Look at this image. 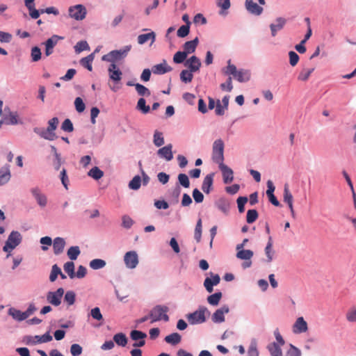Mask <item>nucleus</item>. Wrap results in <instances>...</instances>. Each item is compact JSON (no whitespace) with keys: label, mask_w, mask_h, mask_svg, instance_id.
<instances>
[{"label":"nucleus","mask_w":356,"mask_h":356,"mask_svg":"<svg viewBox=\"0 0 356 356\" xmlns=\"http://www.w3.org/2000/svg\"><path fill=\"white\" fill-rule=\"evenodd\" d=\"M58 123V118L54 117L48 121V127L47 129L35 127L33 131L35 134L46 140H54L57 138L55 130L57 129Z\"/></svg>","instance_id":"obj_1"},{"label":"nucleus","mask_w":356,"mask_h":356,"mask_svg":"<svg viewBox=\"0 0 356 356\" xmlns=\"http://www.w3.org/2000/svg\"><path fill=\"white\" fill-rule=\"evenodd\" d=\"M131 49V46H126L122 49L113 50L102 56V60L115 64L116 62L124 59Z\"/></svg>","instance_id":"obj_2"},{"label":"nucleus","mask_w":356,"mask_h":356,"mask_svg":"<svg viewBox=\"0 0 356 356\" xmlns=\"http://www.w3.org/2000/svg\"><path fill=\"white\" fill-rule=\"evenodd\" d=\"M108 72L110 79L114 83L113 86L109 85V87L112 91L116 92L120 88L118 83L122 80V72L116 64H111L108 68Z\"/></svg>","instance_id":"obj_3"},{"label":"nucleus","mask_w":356,"mask_h":356,"mask_svg":"<svg viewBox=\"0 0 356 356\" xmlns=\"http://www.w3.org/2000/svg\"><path fill=\"white\" fill-rule=\"evenodd\" d=\"M168 308L166 306L156 305L149 312V318L151 323H153L159 321H164L165 322L169 321V316L167 314Z\"/></svg>","instance_id":"obj_4"},{"label":"nucleus","mask_w":356,"mask_h":356,"mask_svg":"<svg viewBox=\"0 0 356 356\" xmlns=\"http://www.w3.org/2000/svg\"><path fill=\"white\" fill-rule=\"evenodd\" d=\"M206 314H210L208 309L205 307H200L195 312L187 316L188 322L192 324H200L206 321Z\"/></svg>","instance_id":"obj_5"},{"label":"nucleus","mask_w":356,"mask_h":356,"mask_svg":"<svg viewBox=\"0 0 356 356\" xmlns=\"http://www.w3.org/2000/svg\"><path fill=\"white\" fill-rule=\"evenodd\" d=\"M22 240L21 234L17 231H13L8 237L5 245L3 248L4 252H10L17 245H19Z\"/></svg>","instance_id":"obj_6"},{"label":"nucleus","mask_w":356,"mask_h":356,"mask_svg":"<svg viewBox=\"0 0 356 356\" xmlns=\"http://www.w3.org/2000/svg\"><path fill=\"white\" fill-rule=\"evenodd\" d=\"M224 157H217L218 160L216 162L219 163V168L222 172L223 181L225 184H229L234 179L233 170L227 165L223 163Z\"/></svg>","instance_id":"obj_7"},{"label":"nucleus","mask_w":356,"mask_h":356,"mask_svg":"<svg viewBox=\"0 0 356 356\" xmlns=\"http://www.w3.org/2000/svg\"><path fill=\"white\" fill-rule=\"evenodd\" d=\"M69 15L77 21H81L85 19L87 11L85 6L81 4L70 6L68 9Z\"/></svg>","instance_id":"obj_8"},{"label":"nucleus","mask_w":356,"mask_h":356,"mask_svg":"<svg viewBox=\"0 0 356 356\" xmlns=\"http://www.w3.org/2000/svg\"><path fill=\"white\" fill-rule=\"evenodd\" d=\"M64 294V289L58 288L56 291H49L47 293V300L54 306H58Z\"/></svg>","instance_id":"obj_9"},{"label":"nucleus","mask_w":356,"mask_h":356,"mask_svg":"<svg viewBox=\"0 0 356 356\" xmlns=\"http://www.w3.org/2000/svg\"><path fill=\"white\" fill-rule=\"evenodd\" d=\"M3 122L8 125H15L22 123L17 113L11 111L10 108L7 107L4 108Z\"/></svg>","instance_id":"obj_10"},{"label":"nucleus","mask_w":356,"mask_h":356,"mask_svg":"<svg viewBox=\"0 0 356 356\" xmlns=\"http://www.w3.org/2000/svg\"><path fill=\"white\" fill-rule=\"evenodd\" d=\"M124 261L128 268H135L138 264V254L135 251L127 252L124 257Z\"/></svg>","instance_id":"obj_11"},{"label":"nucleus","mask_w":356,"mask_h":356,"mask_svg":"<svg viewBox=\"0 0 356 356\" xmlns=\"http://www.w3.org/2000/svg\"><path fill=\"white\" fill-rule=\"evenodd\" d=\"M31 193L40 207H46L47 204V196L42 193L41 190L39 188L35 187L31 188Z\"/></svg>","instance_id":"obj_12"},{"label":"nucleus","mask_w":356,"mask_h":356,"mask_svg":"<svg viewBox=\"0 0 356 356\" xmlns=\"http://www.w3.org/2000/svg\"><path fill=\"white\" fill-rule=\"evenodd\" d=\"M229 309L227 305H224L218 309L212 315V321L216 323H220L225 321V314L229 313Z\"/></svg>","instance_id":"obj_13"},{"label":"nucleus","mask_w":356,"mask_h":356,"mask_svg":"<svg viewBox=\"0 0 356 356\" xmlns=\"http://www.w3.org/2000/svg\"><path fill=\"white\" fill-rule=\"evenodd\" d=\"M62 39V37L54 35L44 43L45 45V55L47 56H50L53 53L54 47L56 45L58 40Z\"/></svg>","instance_id":"obj_14"},{"label":"nucleus","mask_w":356,"mask_h":356,"mask_svg":"<svg viewBox=\"0 0 356 356\" xmlns=\"http://www.w3.org/2000/svg\"><path fill=\"white\" fill-rule=\"evenodd\" d=\"M308 330L307 323L303 317H298L293 325V332L295 334L306 332Z\"/></svg>","instance_id":"obj_15"},{"label":"nucleus","mask_w":356,"mask_h":356,"mask_svg":"<svg viewBox=\"0 0 356 356\" xmlns=\"http://www.w3.org/2000/svg\"><path fill=\"white\" fill-rule=\"evenodd\" d=\"M245 6L246 10L252 15H260L263 12V8L253 0H245Z\"/></svg>","instance_id":"obj_16"},{"label":"nucleus","mask_w":356,"mask_h":356,"mask_svg":"<svg viewBox=\"0 0 356 356\" xmlns=\"http://www.w3.org/2000/svg\"><path fill=\"white\" fill-rule=\"evenodd\" d=\"M172 68L168 65L166 60H163L162 63L155 65L152 67V71L155 74H163L171 72Z\"/></svg>","instance_id":"obj_17"},{"label":"nucleus","mask_w":356,"mask_h":356,"mask_svg":"<svg viewBox=\"0 0 356 356\" xmlns=\"http://www.w3.org/2000/svg\"><path fill=\"white\" fill-rule=\"evenodd\" d=\"M185 66H186L191 72H195L200 70L201 62L197 56H193L186 60Z\"/></svg>","instance_id":"obj_18"},{"label":"nucleus","mask_w":356,"mask_h":356,"mask_svg":"<svg viewBox=\"0 0 356 356\" xmlns=\"http://www.w3.org/2000/svg\"><path fill=\"white\" fill-rule=\"evenodd\" d=\"M65 246V241L63 238L56 237L53 242L54 253L58 255L62 253Z\"/></svg>","instance_id":"obj_19"},{"label":"nucleus","mask_w":356,"mask_h":356,"mask_svg":"<svg viewBox=\"0 0 356 356\" xmlns=\"http://www.w3.org/2000/svg\"><path fill=\"white\" fill-rule=\"evenodd\" d=\"M35 0H24V4L29 11V15L33 19L40 17V11L35 8Z\"/></svg>","instance_id":"obj_20"},{"label":"nucleus","mask_w":356,"mask_h":356,"mask_svg":"<svg viewBox=\"0 0 356 356\" xmlns=\"http://www.w3.org/2000/svg\"><path fill=\"white\" fill-rule=\"evenodd\" d=\"M8 314L17 321H22L27 318L24 312H22L14 307H10L8 311Z\"/></svg>","instance_id":"obj_21"},{"label":"nucleus","mask_w":356,"mask_h":356,"mask_svg":"<svg viewBox=\"0 0 356 356\" xmlns=\"http://www.w3.org/2000/svg\"><path fill=\"white\" fill-rule=\"evenodd\" d=\"M286 24V19L282 17H278L276 19V24H271L270 25L271 34L274 37L276 35L277 32L283 29Z\"/></svg>","instance_id":"obj_22"},{"label":"nucleus","mask_w":356,"mask_h":356,"mask_svg":"<svg viewBox=\"0 0 356 356\" xmlns=\"http://www.w3.org/2000/svg\"><path fill=\"white\" fill-rule=\"evenodd\" d=\"M213 181V174L207 175L202 182V190L207 194L211 191Z\"/></svg>","instance_id":"obj_23"},{"label":"nucleus","mask_w":356,"mask_h":356,"mask_svg":"<svg viewBox=\"0 0 356 356\" xmlns=\"http://www.w3.org/2000/svg\"><path fill=\"white\" fill-rule=\"evenodd\" d=\"M10 166L5 165L0 169V186L6 184L10 179Z\"/></svg>","instance_id":"obj_24"},{"label":"nucleus","mask_w":356,"mask_h":356,"mask_svg":"<svg viewBox=\"0 0 356 356\" xmlns=\"http://www.w3.org/2000/svg\"><path fill=\"white\" fill-rule=\"evenodd\" d=\"M198 44V38H195L194 40L188 41L184 44V52L188 55V54L193 53Z\"/></svg>","instance_id":"obj_25"},{"label":"nucleus","mask_w":356,"mask_h":356,"mask_svg":"<svg viewBox=\"0 0 356 356\" xmlns=\"http://www.w3.org/2000/svg\"><path fill=\"white\" fill-rule=\"evenodd\" d=\"M239 82H246L250 79V73L248 70H238L234 76Z\"/></svg>","instance_id":"obj_26"},{"label":"nucleus","mask_w":356,"mask_h":356,"mask_svg":"<svg viewBox=\"0 0 356 356\" xmlns=\"http://www.w3.org/2000/svg\"><path fill=\"white\" fill-rule=\"evenodd\" d=\"M181 340V335L177 332L172 333L165 337V341L169 344L175 346L180 343Z\"/></svg>","instance_id":"obj_27"},{"label":"nucleus","mask_w":356,"mask_h":356,"mask_svg":"<svg viewBox=\"0 0 356 356\" xmlns=\"http://www.w3.org/2000/svg\"><path fill=\"white\" fill-rule=\"evenodd\" d=\"M224 143L222 140H217L213 145V153L214 156H223Z\"/></svg>","instance_id":"obj_28"},{"label":"nucleus","mask_w":356,"mask_h":356,"mask_svg":"<svg viewBox=\"0 0 356 356\" xmlns=\"http://www.w3.org/2000/svg\"><path fill=\"white\" fill-rule=\"evenodd\" d=\"M94 58H95L94 53H92L90 55H88V56L81 58L80 60V63L81 64L82 66H83L84 67H86V69H88L89 71L91 72L92 70V63L94 60Z\"/></svg>","instance_id":"obj_29"},{"label":"nucleus","mask_w":356,"mask_h":356,"mask_svg":"<svg viewBox=\"0 0 356 356\" xmlns=\"http://www.w3.org/2000/svg\"><path fill=\"white\" fill-rule=\"evenodd\" d=\"M155 38L156 35L153 31L145 34H141L138 37V42L140 44H143L149 40H151L152 43L155 41Z\"/></svg>","instance_id":"obj_30"},{"label":"nucleus","mask_w":356,"mask_h":356,"mask_svg":"<svg viewBox=\"0 0 356 356\" xmlns=\"http://www.w3.org/2000/svg\"><path fill=\"white\" fill-rule=\"evenodd\" d=\"M267 348L271 356H282V349L275 342L268 344Z\"/></svg>","instance_id":"obj_31"},{"label":"nucleus","mask_w":356,"mask_h":356,"mask_svg":"<svg viewBox=\"0 0 356 356\" xmlns=\"http://www.w3.org/2000/svg\"><path fill=\"white\" fill-rule=\"evenodd\" d=\"M113 341L117 345L124 347L127 343V338L124 333L120 332L113 336Z\"/></svg>","instance_id":"obj_32"},{"label":"nucleus","mask_w":356,"mask_h":356,"mask_svg":"<svg viewBox=\"0 0 356 356\" xmlns=\"http://www.w3.org/2000/svg\"><path fill=\"white\" fill-rule=\"evenodd\" d=\"M314 68H303L298 74V79L301 81H306L309 78Z\"/></svg>","instance_id":"obj_33"},{"label":"nucleus","mask_w":356,"mask_h":356,"mask_svg":"<svg viewBox=\"0 0 356 356\" xmlns=\"http://www.w3.org/2000/svg\"><path fill=\"white\" fill-rule=\"evenodd\" d=\"M217 208L225 214H227L229 211V204L224 199H220L216 202Z\"/></svg>","instance_id":"obj_34"},{"label":"nucleus","mask_w":356,"mask_h":356,"mask_svg":"<svg viewBox=\"0 0 356 356\" xmlns=\"http://www.w3.org/2000/svg\"><path fill=\"white\" fill-rule=\"evenodd\" d=\"M222 298L221 292H216L207 298V302L209 304L213 306H217Z\"/></svg>","instance_id":"obj_35"},{"label":"nucleus","mask_w":356,"mask_h":356,"mask_svg":"<svg viewBox=\"0 0 356 356\" xmlns=\"http://www.w3.org/2000/svg\"><path fill=\"white\" fill-rule=\"evenodd\" d=\"M136 108L143 114H147L150 111V107L146 105V101L144 98H140L138 99Z\"/></svg>","instance_id":"obj_36"},{"label":"nucleus","mask_w":356,"mask_h":356,"mask_svg":"<svg viewBox=\"0 0 356 356\" xmlns=\"http://www.w3.org/2000/svg\"><path fill=\"white\" fill-rule=\"evenodd\" d=\"M252 256L253 252L250 250H241L236 253L237 258L243 260H250Z\"/></svg>","instance_id":"obj_37"},{"label":"nucleus","mask_w":356,"mask_h":356,"mask_svg":"<svg viewBox=\"0 0 356 356\" xmlns=\"http://www.w3.org/2000/svg\"><path fill=\"white\" fill-rule=\"evenodd\" d=\"M193 72L190 70H184L180 73V79L184 83H191L193 80Z\"/></svg>","instance_id":"obj_38"},{"label":"nucleus","mask_w":356,"mask_h":356,"mask_svg":"<svg viewBox=\"0 0 356 356\" xmlns=\"http://www.w3.org/2000/svg\"><path fill=\"white\" fill-rule=\"evenodd\" d=\"M80 253L81 252L79 246H72L67 252V254L71 260H76Z\"/></svg>","instance_id":"obj_39"},{"label":"nucleus","mask_w":356,"mask_h":356,"mask_svg":"<svg viewBox=\"0 0 356 356\" xmlns=\"http://www.w3.org/2000/svg\"><path fill=\"white\" fill-rule=\"evenodd\" d=\"M273 246V241L272 238L270 236L268 238V242L267 243V245L265 248V253L267 257V262L270 263L273 260V251L272 250Z\"/></svg>","instance_id":"obj_40"},{"label":"nucleus","mask_w":356,"mask_h":356,"mask_svg":"<svg viewBox=\"0 0 356 356\" xmlns=\"http://www.w3.org/2000/svg\"><path fill=\"white\" fill-rule=\"evenodd\" d=\"M88 176L95 180L101 179L104 176V172L97 167H93L88 173Z\"/></svg>","instance_id":"obj_41"},{"label":"nucleus","mask_w":356,"mask_h":356,"mask_svg":"<svg viewBox=\"0 0 356 356\" xmlns=\"http://www.w3.org/2000/svg\"><path fill=\"white\" fill-rule=\"evenodd\" d=\"M141 177L139 175L135 176L129 183V187L132 190H138L141 185Z\"/></svg>","instance_id":"obj_42"},{"label":"nucleus","mask_w":356,"mask_h":356,"mask_svg":"<svg viewBox=\"0 0 356 356\" xmlns=\"http://www.w3.org/2000/svg\"><path fill=\"white\" fill-rule=\"evenodd\" d=\"M217 6L221 8V10L219 12L220 15H225V10L230 8V0H217Z\"/></svg>","instance_id":"obj_43"},{"label":"nucleus","mask_w":356,"mask_h":356,"mask_svg":"<svg viewBox=\"0 0 356 356\" xmlns=\"http://www.w3.org/2000/svg\"><path fill=\"white\" fill-rule=\"evenodd\" d=\"M202 229V220L199 219L197 222V224H196V226L195 228V232H194V238L196 240L197 243H199L201 241Z\"/></svg>","instance_id":"obj_44"},{"label":"nucleus","mask_w":356,"mask_h":356,"mask_svg":"<svg viewBox=\"0 0 356 356\" xmlns=\"http://www.w3.org/2000/svg\"><path fill=\"white\" fill-rule=\"evenodd\" d=\"M105 266L106 261L100 259H95L90 262V267L94 270L102 268Z\"/></svg>","instance_id":"obj_45"},{"label":"nucleus","mask_w":356,"mask_h":356,"mask_svg":"<svg viewBox=\"0 0 356 356\" xmlns=\"http://www.w3.org/2000/svg\"><path fill=\"white\" fill-rule=\"evenodd\" d=\"M64 270L71 279L75 277L74 264L72 261H67L64 264Z\"/></svg>","instance_id":"obj_46"},{"label":"nucleus","mask_w":356,"mask_h":356,"mask_svg":"<svg viewBox=\"0 0 356 356\" xmlns=\"http://www.w3.org/2000/svg\"><path fill=\"white\" fill-rule=\"evenodd\" d=\"M135 88L138 94L140 96H149L151 95L149 90L142 84L136 83Z\"/></svg>","instance_id":"obj_47"},{"label":"nucleus","mask_w":356,"mask_h":356,"mask_svg":"<svg viewBox=\"0 0 356 356\" xmlns=\"http://www.w3.org/2000/svg\"><path fill=\"white\" fill-rule=\"evenodd\" d=\"M258 218V213L255 209L248 210L246 216V221L248 223H253Z\"/></svg>","instance_id":"obj_48"},{"label":"nucleus","mask_w":356,"mask_h":356,"mask_svg":"<svg viewBox=\"0 0 356 356\" xmlns=\"http://www.w3.org/2000/svg\"><path fill=\"white\" fill-rule=\"evenodd\" d=\"M187 54L184 51H177L173 56V61L175 63H182L186 58Z\"/></svg>","instance_id":"obj_49"},{"label":"nucleus","mask_w":356,"mask_h":356,"mask_svg":"<svg viewBox=\"0 0 356 356\" xmlns=\"http://www.w3.org/2000/svg\"><path fill=\"white\" fill-rule=\"evenodd\" d=\"M41 51L38 47H33L31 49V56L32 61L37 62L41 58Z\"/></svg>","instance_id":"obj_50"},{"label":"nucleus","mask_w":356,"mask_h":356,"mask_svg":"<svg viewBox=\"0 0 356 356\" xmlns=\"http://www.w3.org/2000/svg\"><path fill=\"white\" fill-rule=\"evenodd\" d=\"M59 274H61L60 268L56 264L53 265L49 275V280L51 282H54L57 279V277Z\"/></svg>","instance_id":"obj_51"},{"label":"nucleus","mask_w":356,"mask_h":356,"mask_svg":"<svg viewBox=\"0 0 356 356\" xmlns=\"http://www.w3.org/2000/svg\"><path fill=\"white\" fill-rule=\"evenodd\" d=\"M76 294L72 291H68L66 292L64 300L68 305H72L75 302Z\"/></svg>","instance_id":"obj_52"},{"label":"nucleus","mask_w":356,"mask_h":356,"mask_svg":"<svg viewBox=\"0 0 356 356\" xmlns=\"http://www.w3.org/2000/svg\"><path fill=\"white\" fill-rule=\"evenodd\" d=\"M74 106L78 113H82L86 108V105L81 97H76L74 100Z\"/></svg>","instance_id":"obj_53"},{"label":"nucleus","mask_w":356,"mask_h":356,"mask_svg":"<svg viewBox=\"0 0 356 356\" xmlns=\"http://www.w3.org/2000/svg\"><path fill=\"white\" fill-rule=\"evenodd\" d=\"M35 339H36L37 343H41L51 341L52 340V337L49 332H47L42 336H35Z\"/></svg>","instance_id":"obj_54"},{"label":"nucleus","mask_w":356,"mask_h":356,"mask_svg":"<svg viewBox=\"0 0 356 356\" xmlns=\"http://www.w3.org/2000/svg\"><path fill=\"white\" fill-rule=\"evenodd\" d=\"M190 31V26L189 25H182L177 30V36L179 38H184L187 36Z\"/></svg>","instance_id":"obj_55"},{"label":"nucleus","mask_w":356,"mask_h":356,"mask_svg":"<svg viewBox=\"0 0 356 356\" xmlns=\"http://www.w3.org/2000/svg\"><path fill=\"white\" fill-rule=\"evenodd\" d=\"M131 338L134 341L143 339L147 337V334L139 330H133L130 334Z\"/></svg>","instance_id":"obj_56"},{"label":"nucleus","mask_w":356,"mask_h":356,"mask_svg":"<svg viewBox=\"0 0 356 356\" xmlns=\"http://www.w3.org/2000/svg\"><path fill=\"white\" fill-rule=\"evenodd\" d=\"M74 49L76 53H80L84 50L88 49L89 46L86 41H79L75 45Z\"/></svg>","instance_id":"obj_57"},{"label":"nucleus","mask_w":356,"mask_h":356,"mask_svg":"<svg viewBox=\"0 0 356 356\" xmlns=\"http://www.w3.org/2000/svg\"><path fill=\"white\" fill-rule=\"evenodd\" d=\"M346 320L350 323L356 322V309L350 308L346 314Z\"/></svg>","instance_id":"obj_58"},{"label":"nucleus","mask_w":356,"mask_h":356,"mask_svg":"<svg viewBox=\"0 0 356 356\" xmlns=\"http://www.w3.org/2000/svg\"><path fill=\"white\" fill-rule=\"evenodd\" d=\"M61 129L67 132H72L74 127L71 120L70 119H65L62 123Z\"/></svg>","instance_id":"obj_59"},{"label":"nucleus","mask_w":356,"mask_h":356,"mask_svg":"<svg viewBox=\"0 0 356 356\" xmlns=\"http://www.w3.org/2000/svg\"><path fill=\"white\" fill-rule=\"evenodd\" d=\"M154 143L156 146L160 147L164 143L163 134L159 131H155L154 135Z\"/></svg>","instance_id":"obj_60"},{"label":"nucleus","mask_w":356,"mask_h":356,"mask_svg":"<svg viewBox=\"0 0 356 356\" xmlns=\"http://www.w3.org/2000/svg\"><path fill=\"white\" fill-rule=\"evenodd\" d=\"M286 356H301V351L297 347L290 344L289 349L286 353Z\"/></svg>","instance_id":"obj_61"},{"label":"nucleus","mask_w":356,"mask_h":356,"mask_svg":"<svg viewBox=\"0 0 356 356\" xmlns=\"http://www.w3.org/2000/svg\"><path fill=\"white\" fill-rule=\"evenodd\" d=\"M178 180L179 184L184 188L189 187L190 181L188 176L186 174H179L178 176Z\"/></svg>","instance_id":"obj_62"},{"label":"nucleus","mask_w":356,"mask_h":356,"mask_svg":"<svg viewBox=\"0 0 356 356\" xmlns=\"http://www.w3.org/2000/svg\"><path fill=\"white\" fill-rule=\"evenodd\" d=\"M90 316H92V318L97 321H99L103 320V316L99 307H95L92 309L90 311Z\"/></svg>","instance_id":"obj_63"},{"label":"nucleus","mask_w":356,"mask_h":356,"mask_svg":"<svg viewBox=\"0 0 356 356\" xmlns=\"http://www.w3.org/2000/svg\"><path fill=\"white\" fill-rule=\"evenodd\" d=\"M158 154L161 156H172V145H168L158 150Z\"/></svg>","instance_id":"obj_64"}]
</instances>
